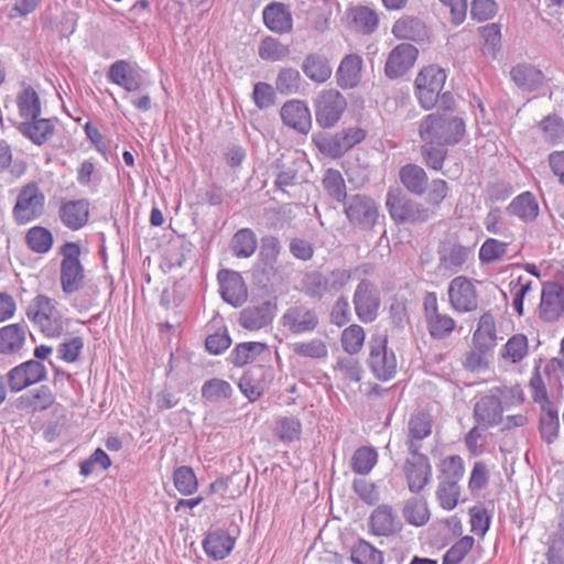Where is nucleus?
Wrapping results in <instances>:
<instances>
[{"instance_id":"f257e3e1","label":"nucleus","mask_w":564,"mask_h":564,"mask_svg":"<svg viewBox=\"0 0 564 564\" xmlns=\"http://www.w3.org/2000/svg\"><path fill=\"white\" fill-rule=\"evenodd\" d=\"M465 133V123L459 117L448 112H434L425 117L419 127L420 137L440 145L455 144Z\"/></svg>"},{"instance_id":"f03ea898","label":"nucleus","mask_w":564,"mask_h":564,"mask_svg":"<svg viewBox=\"0 0 564 564\" xmlns=\"http://www.w3.org/2000/svg\"><path fill=\"white\" fill-rule=\"evenodd\" d=\"M26 317L50 338H57L63 334L64 324L55 303L45 294L33 297L25 310Z\"/></svg>"},{"instance_id":"7ed1b4c3","label":"nucleus","mask_w":564,"mask_h":564,"mask_svg":"<svg viewBox=\"0 0 564 564\" xmlns=\"http://www.w3.org/2000/svg\"><path fill=\"white\" fill-rule=\"evenodd\" d=\"M59 283L64 294L78 292L85 283V269L80 261V248L76 242H66L61 248Z\"/></svg>"},{"instance_id":"20e7f679","label":"nucleus","mask_w":564,"mask_h":564,"mask_svg":"<svg viewBox=\"0 0 564 564\" xmlns=\"http://www.w3.org/2000/svg\"><path fill=\"white\" fill-rule=\"evenodd\" d=\"M386 206L391 218L398 224L426 223L433 215L429 207L411 200L400 188L389 189Z\"/></svg>"},{"instance_id":"39448f33","label":"nucleus","mask_w":564,"mask_h":564,"mask_svg":"<svg viewBox=\"0 0 564 564\" xmlns=\"http://www.w3.org/2000/svg\"><path fill=\"white\" fill-rule=\"evenodd\" d=\"M352 304L356 316L361 323L375 322L381 306V293L377 283L368 278L359 279L352 294Z\"/></svg>"},{"instance_id":"423d86ee","label":"nucleus","mask_w":564,"mask_h":564,"mask_svg":"<svg viewBox=\"0 0 564 564\" xmlns=\"http://www.w3.org/2000/svg\"><path fill=\"white\" fill-rule=\"evenodd\" d=\"M445 80V70L436 65H429L421 69L414 84L417 99L423 108L431 109L436 105Z\"/></svg>"},{"instance_id":"0eeeda50","label":"nucleus","mask_w":564,"mask_h":564,"mask_svg":"<svg viewBox=\"0 0 564 564\" xmlns=\"http://www.w3.org/2000/svg\"><path fill=\"white\" fill-rule=\"evenodd\" d=\"M369 348L367 362L373 376L380 381L392 379L397 373V357L394 351L388 348V338L372 337Z\"/></svg>"},{"instance_id":"6e6552de","label":"nucleus","mask_w":564,"mask_h":564,"mask_svg":"<svg viewBox=\"0 0 564 564\" xmlns=\"http://www.w3.org/2000/svg\"><path fill=\"white\" fill-rule=\"evenodd\" d=\"M347 108L346 98L335 89L322 90L314 99L316 122L322 128H333Z\"/></svg>"},{"instance_id":"1a4fd4ad","label":"nucleus","mask_w":564,"mask_h":564,"mask_svg":"<svg viewBox=\"0 0 564 564\" xmlns=\"http://www.w3.org/2000/svg\"><path fill=\"white\" fill-rule=\"evenodd\" d=\"M436 252L437 269L449 274L460 272L473 254L471 248L462 245L456 238L441 240Z\"/></svg>"},{"instance_id":"9d476101","label":"nucleus","mask_w":564,"mask_h":564,"mask_svg":"<svg viewBox=\"0 0 564 564\" xmlns=\"http://www.w3.org/2000/svg\"><path fill=\"white\" fill-rule=\"evenodd\" d=\"M366 138V131L358 127L344 129L330 137H319L314 139L318 150L330 156L340 158L348 150L360 143Z\"/></svg>"},{"instance_id":"9b49d317","label":"nucleus","mask_w":564,"mask_h":564,"mask_svg":"<svg viewBox=\"0 0 564 564\" xmlns=\"http://www.w3.org/2000/svg\"><path fill=\"white\" fill-rule=\"evenodd\" d=\"M47 379V369L45 365L37 360H26L11 368L7 373L9 390L13 393L40 383Z\"/></svg>"},{"instance_id":"f8f14e48","label":"nucleus","mask_w":564,"mask_h":564,"mask_svg":"<svg viewBox=\"0 0 564 564\" xmlns=\"http://www.w3.org/2000/svg\"><path fill=\"white\" fill-rule=\"evenodd\" d=\"M538 314L544 323H555L564 314V288L560 282L545 281L542 284Z\"/></svg>"},{"instance_id":"ddd939ff","label":"nucleus","mask_w":564,"mask_h":564,"mask_svg":"<svg viewBox=\"0 0 564 564\" xmlns=\"http://www.w3.org/2000/svg\"><path fill=\"white\" fill-rule=\"evenodd\" d=\"M345 214L349 221L360 229L369 230L375 227L379 218L376 202L364 195H354L345 202Z\"/></svg>"},{"instance_id":"4468645a","label":"nucleus","mask_w":564,"mask_h":564,"mask_svg":"<svg viewBox=\"0 0 564 564\" xmlns=\"http://www.w3.org/2000/svg\"><path fill=\"white\" fill-rule=\"evenodd\" d=\"M44 202V194L34 182L24 186L13 207L17 223L23 225L37 218L43 212Z\"/></svg>"},{"instance_id":"2eb2a0df","label":"nucleus","mask_w":564,"mask_h":564,"mask_svg":"<svg viewBox=\"0 0 564 564\" xmlns=\"http://www.w3.org/2000/svg\"><path fill=\"white\" fill-rule=\"evenodd\" d=\"M501 389L495 387L488 394L479 398L475 403L473 416L478 426L489 429L502 421L503 408L500 400Z\"/></svg>"},{"instance_id":"dca6fc26","label":"nucleus","mask_w":564,"mask_h":564,"mask_svg":"<svg viewBox=\"0 0 564 564\" xmlns=\"http://www.w3.org/2000/svg\"><path fill=\"white\" fill-rule=\"evenodd\" d=\"M449 304L458 313L473 312L478 307L476 286L465 275L454 278L448 284Z\"/></svg>"},{"instance_id":"f3484780","label":"nucleus","mask_w":564,"mask_h":564,"mask_svg":"<svg viewBox=\"0 0 564 564\" xmlns=\"http://www.w3.org/2000/svg\"><path fill=\"white\" fill-rule=\"evenodd\" d=\"M318 322L315 308L308 307L303 303L291 305L281 317L282 325L295 335L314 332L318 326Z\"/></svg>"},{"instance_id":"a211bd4d","label":"nucleus","mask_w":564,"mask_h":564,"mask_svg":"<svg viewBox=\"0 0 564 564\" xmlns=\"http://www.w3.org/2000/svg\"><path fill=\"white\" fill-rule=\"evenodd\" d=\"M404 477L412 494H420L432 479V466L429 457L416 451L404 462Z\"/></svg>"},{"instance_id":"6ab92c4d","label":"nucleus","mask_w":564,"mask_h":564,"mask_svg":"<svg viewBox=\"0 0 564 564\" xmlns=\"http://www.w3.org/2000/svg\"><path fill=\"white\" fill-rule=\"evenodd\" d=\"M276 303L270 300L248 305L239 313V325L248 330H260L271 325L276 313Z\"/></svg>"},{"instance_id":"aec40b11","label":"nucleus","mask_w":564,"mask_h":564,"mask_svg":"<svg viewBox=\"0 0 564 564\" xmlns=\"http://www.w3.org/2000/svg\"><path fill=\"white\" fill-rule=\"evenodd\" d=\"M221 299L232 307H240L248 299V289L242 275L232 270L223 269L217 273Z\"/></svg>"},{"instance_id":"412c9836","label":"nucleus","mask_w":564,"mask_h":564,"mask_svg":"<svg viewBox=\"0 0 564 564\" xmlns=\"http://www.w3.org/2000/svg\"><path fill=\"white\" fill-rule=\"evenodd\" d=\"M89 200L80 199H58V217L61 223L68 229L76 231L82 229L89 219Z\"/></svg>"},{"instance_id":"4be33fe9","label":"nucleus","mask_w":564,"mask_h":564,"mask_svg":"<svg viewBox=\"0 0 564 564\" xmlns=\"http://www.w3.org/2000/svg\"><path fill=\"white\" fill-rule=\"evenodd\" d=\"M417 54V48L410 43L397 45L386 61V76L390 79L403 76L414 65Z\"/></svg>"},{"instance_id":"5701e85b","label":"nucleus","mask_w":564,"mask_h":564,"mask_svg":"<svg viewBox=\"0 0 564 564\" xmlns=\"http://www.w3.org/2000/svg\"><path fill=\"white\" fill-rule=\"evenodd\" d=\"M108 79L122 87L127 93H134L141 89L144 78L137 66L129 62L119 59L109 67Z\"/></svg>"},{"instance_id":"b1692460","label":"nucleus","mask_w":564,"mask_h":564,"mask_svg":"<svg viewBox=\"0 0 564 564\" xmlns=\"http://www.w3.org/2000/svg\"><path fill=\"white\" fill-rule=\"evenodd\" d=\"M285 126L300 133L307 134L312 127L311 111L305 101L299 99L288 100L280 110Z\"/></svg>"},{"instance_id":"393cba45","label":"nucleus","mask_w":564,"mask_h":564,"mask_svg":"<svg viewBox=\"0 0 564 564\" xmlns=\"http://www.w3.org/2000/svg\"><path fill=\"white\" fill-rule=\"evenodd\" d=\"M55 403V394L50 386L42 384L21 394L15 400V408L28 413L48 410Z\"/></svg>"},{"instance_id":"a878e982","label":"nucleus","mask_w":564,"mask_h":564,"mask_svg":"<svg viewBox=\"0 0 564 564\" xmlns=\"http://www.w3.org/2000/svg\"><path fill=\"white\" fill-rule=\"evenodd\" d=\"M432 427L433 420L429 413L416 411L410 416L406 441L409 454H416V451H421L422 441L431 435Z\"/></svg>"},{"instance_id":"bb28decb","label":"nucleus","mask_w":564,"mask_h":564,"mask_svg":"<svg viewBox=\"0 0 564 564\" xmlns=\"http://www.w3.org/2000/svg\"><path fill=\"white\" fill-rule=\"evenodd\" d=\"M237 536L225 529H217L206 533L203 540V549L207 556L220 561L226 558L236 545Z\"/></svg>"},{"instance_id":"cd10ccee","label":"nucleus","mask_w":564,"mask_h":564,"mask_svg":"<svg viewBox=\"0 0 564 564\" xmlns=\"http://www.w3.org/2000/svg\"><path fill=\"white\" fill-rule=\"evenodd\" d=\"M369 527L371 533L377 536H389L401 529L398 516L389 505H381L371 512Z\"/></svg>"},{"instance_id":"c85d7f7f","label":"nucleus","mask_w":564,"mask_h":564,"mask_svg":"<svg viewBox=\"0 0 564 564\" xmlns=\"http://www.w3.org/2000/svg\"><path fill=\"white\" fill-rule=\"evenodd\" d=\"M28 326L25 323H13L0 328V354L4 356L20 355L26 341Z\"/></svg>"},{"instance_id":"c756f323","label":"nucleus","mask_w":564,"mask_h":564,"mask_svg":"<svg viewBox=\"0 0 564 564\" xmlns=\"http://www.w3.org/2000/svg\"><path fill=\"white\" fill-rule=\"evenodd\" d=\"M507 213L525 224L535 221L540 214L539 203L533 193L525 191L517 195L506 208Z\"/></svg>"},{"instance_id":"7c9ffc66","label":"nucleus","mask_w":564,"mask_h":564,"mask_svg":"<svg viewBox=\"0 0 564 564\" xmlns=\"http://www.w3.org/2000/svg\"><path fill=\"white\" fill-rule=\"evenodd\" d=\"M263 21L274 33L283 34L292 31V14L283 3L275 2L267 6L263 10Z\"/></svg>"},{"instance_id":"2f4dec72","label":"nucleus","mask_w":564,"mask_h":564,"mask_svg":"<svg viewBox=\"0 0 564 564\" xmlns=\"http://www.w3.org/2000/svg\"><path fill=\"white\" fill-rule=\"evenodd\" d=\"M362 58L357 54L346 55L337 69V83L341 88L356 87L361 78Z\"/></svg>"},{"instance_id":"473e14b6","label":"nucleus","mask_w":564,"mask_h":564,"mask_svg":"<svg viewBox=\"0 0 564 564\" xmlns=\"http://www.w3.org/2000/svg\"><path fill=\"white\" fill-rule=\"evenodd\" d=\"M194 200L192 204L210 206L220 205L225 197V189L206 178H195L193 182Z\"/></svg>"},{"instance_id":"72a5a7b5","label":"nucleus","mask_w":564,"mask_h":564,"mask_svg":"<svg viewBox=\"0 0 564 564\" xmlns=\"http://www.w3.org/2000/svg\"><path fill=\"white\" fill-rule=\"evenodd\" d=\"M513 83L523 90H536L543 85L544 75L531 64H518L510 70Z\"/></svg>"},{"instance_id":"f704fd0d","label":"nucleus","mask_w":564,"mask_h":564,"mask_svg":"<svg viewBox=\"0 0 564 564\" xmlns=\"http://www.w3.org/2000/svg\"><path fill=\"white\" fill-rule=\"evenodd\" d=\"M496 323L492 314L484 313L473 335V344L476 349L489 351L496 345Z\"/></svg>"},{"instance_id":"c9c22d12","label":"nucleus","mask_w":564,"mask_h":564,"mask_svg":"<svg viewBox=\"0 0 564 564\" xmlns=\"http://www.w3.org/2000/svg\"><path fill=\"white\" fill-rule=\"evenodd\" d=\"M539 432L542 441L546 444L554 443L558 437L560 417L558 410L554 403L540 406Z\"/></svg>"},{"instance_id":"e433bc0d","label":"nucleus","mask_w":564,"mask_h":564,"mask_svg":"<svg viewBox=\"0 0 564 564\" xmlns=\"http://www.w3.org/2000/svg\"><path fill=\"white\" fill-rule=\"evenodd\" d=\"M54 122L51 119H29L18 126V130L35 144H43L54 132Z\"/></svg>"},{"instance_id":"4c0bfd02","label":"nucleus","mask_w":564,"mask_h":564,"mask_svg":"<svg viewBox=\"0 0 564 564\" xmlns=\"http://www.w3.org/2000/svg\"><path fill=\"white\" fill-rule=\"evenodd\" d=\"M303 73L315 83H325L332 76V66L326 56L312 53L302 63Z\"/></svg>"},{"instance_id":"58836bf2","label":"nucleus","mask_w":564,"mask_h":564,"mask_svg":"<svg viewBox=\"0 0 564 564\" xmlns=\"http://www.w3.org/2000/svg\"><path fill=\"white\" fill-rule=\"evenodd\" d=\"M392 33L398 39L423 41L427 36V29L419 18L405 15L394 22Z\"/></svg>"},{"instance_id":"ea45409f","label":"nucleus","mask_w":564,"mask_h":564,"mask_svg":"<svg viewBox=\"0 0 564 564\" xmlns=\"http://www.w3.org/2000/svg\"><path fill=\"white\" fill-rule=\"evenodd\" d=\"M348 19L352 28L362 34L375 32L379 23L376 11L365 6H357L349 9Z\"/></svg>"},{"instance_id":"a19ab883","label":"nucleus","mask_w":564,"mask_h":564,"mask_svg":"<svg viewBox=\"0 0 564 564\" xmlns=\"http://www.w3.org/2000/svg\"><path fill=\"white\" fill-rule=\"evenodd\" d=\"M257 236L250 228H241L235 232L230 241V248L237 258H250L257 250Z\"/></svg>"},{"instance_id":"79ce46f5","label":"nucleus","mask_w":564,"mask_h":564,"mask_svg":"<svg viewBox=\"0 0 564 564\" xmlns=\"http://www.w3.org/2000/svg\"><path fill=\"white\" fill-rule=\"evenodd\" d=\"M402 516L409 524L423 527L429 522L431 513L425 499L412 497L405 501Z\"/></svg>"},{"instance_id":"37998d69","label":"nucleus","mask_w":564,"mask_h":564,"mask_svg":"<svg viewBox=\"0 0 564 564\" xmlns=\"http://www.w3.org/2000/svg\"><path fill=\"white\" fill-rule=\"evenodd\" d=\"M350 560L354 564H383L384 554L368 541L359 539L351 546Z\"/></svg>"},{"instance_id":"c03bdc74","label":"nucleus","mask_w":564,"mask_h":564,"mask_svg":"<svg viewBox=\"0 0 564 564\" xmlns=\"http://www.w3.org/2000/svg\"><path fill=\"white\" fill-rule=\"evenodd\" d=\"M351 278V270L345 268L330 270L326 275L322 272L323 297L326 295L334 296L343 291Z\"/></svg>"},{"instance_id":"a18cd8bd","label":"nucleus","mask_w":564,"mask_h":564,"mask_svg":"<svg viewBox=\"0 0 564 564\" xmlns=\"http://www.w3.org/2000/svg\"><path fill=\"white\" fill-rule=\"evenodd\" d=\"M265 348L267 345L260 341L240 343L230 351L229 361L237 367H242L252 362Z\"/></svg>"},{"instance_id":"49530a36","label":"nucleus","mask_w":564,"mask_h":564,"mask_svg":"<svg viewBox=\"0 0 564 564\" xmlns=\"http://www.w3.org/2000/svg\"><path fill=\"white\" fill-rule=\"evenodd\" d=\"M17 105L20 117L25 120L35 119L41 116L40 97L31 86H25L18 95Z\"/></svg>"},{"instance_id":"de8ad7c7","label":"nucleus","mask_w":564,"mask_h":564,"mask_svg":"<svg viewBox=\"0 0 564 564\" xmlns=\"http://www.w3.org/2000/svg\"><path fill=\"white\" fill-rule=\"evenodd\" d=\"M500 354L505 360L511 364L521 362L529 354L528 337L524 334L512 335L503 345Z\"/></svg>"},{"instance_id":"09e8293b","label":"nucleus","mask_w":564,"mask_h":564,"mask_svg":"<svg viewBox=\"0 0 564 564\" xmlns=\"http://www.w3.org/2000/svg\"><path fill=\"white\" fill-rule=\"evenodd\" d=\"M465 473L464 460L458 455L445 457L440 464V482L459 485Z\"/></svg>"},{"instance_id":"8fccbe9b","label":"nucleus","mask_w":564,"mask_h":564,"mask_svg":"<svg viewBox=\"0 0 564 564\" xmlns=\"http://www.w3.org/2000/svg\"><path fill=\"white\" fill-rule=\"evenodd\" d=\"M302 76L294 67H282L275 78V89L283 96L297 94L302 86Z\"/></svg>"},{"instance_id":"3c124183","label":"nucleus","mask_w":564,"mask_h":564,"mask_svg":"<svg viewBox=\"0 0 564 564\" xmlns=\"http://www.w3.org/2000/svg\"><path fill=\"white\" fill-rule=\"evenodd\" d=\"M425 322L430 336L436 340L449 337L456 326V322L453 317L440 312L425 318Z\"/></svg>"},{"instance_id":"603ef678","label":"nucleus","mask_w":564,"mask_h":564,"mask_svg":"<svg viewBox=\"0 0 564 564\" xmlns=\"http://www.w3.org/2000/svg\"><path fill=\"white\" fill-rule=\"evenodd\" d=\"M52 232L42 226L31 227L25 235L26 246L36 253H46L53 246Z\"/></svg>"},{"instance_id":"864d4df0","label":"nucleus","mask_w":564,"mask_h":564,"mask_svg":"<svg viewBox=\"0 0 564 564\" xmlns=\"http://www.w3.org/2000/svg\"><path fill=\"white\" fill-rule=\"evenodd\" d=\"M261 372V367H254L245 371L239 379L238 387L241 393L248 398L249 401H256L264 391L263 386L258 380Z\"/></svg>"},{"instance_id":"5fc2aeb1","label":"nucleus","mask_w":564,"mask_h":564,"mask_svg":"<svg viewBox=\"0 0 564 564\" xmlns=\"http://www.w3.org/2000/svg\"><path fill=\"white\" fill-rule=\"evenodd\" d=\"M258 54L263 61H283L290 55V47L275 37L267 36L260 42Z\"/></svg>"},{"instance_id":"6e6d98bb","label":"nucleus","mask_w":564,"mask_h":564,"mask_svg":"<svg viewBox=\"0 0 564 564\" xmlns=\"http://www.w3.org/2000/svg\"><path fill=\"white\" fill-rule=\"evenodd\" d=\"M449 187L443 178H430L423 182L421 196L433 207H438L448 195Z\"/></svg>"},{"instance_id":"4d7b16f0","label":"nucleus","mask_w":564,"mask_h":564,"mask_svg":"<svg viewBox=\"0 0 564 564\" xmlns=\"http://www.w3.org/2000/svg\"><path fill=\"white\" fill-rule=\"evenodd\" d=\"M378 454L372 447H358L351 457V469L358 475H368L377 464Z\"/></svg>"},{"instance_id":"13d9d810","label":"nucleus","mask_w":564,"mask_h":564,"mask_svg":"<svg viewBox=\"0 0 564 564\" xmlns=\"http://www.w3.org/2000/svg\"><path fill=\"white\" fill-rule=\"evenodd\" d=\"M232 388L226 380L213 378L204 382L202 397L210 402H220L230 398Z\"/></svg>"},{"instance_id":"bf43d9fd","label":"nucleus","mask_w":564,"mask_h":564,"mask_svg":"<svg viewBox=\"0 0 564 564\" xmlns=\"http://www.w3.org/2000/svg\"><path fill=\"white\" fill-rule=\"evenodd\" d=\"M173 481L177 491L184 496L193 495L198 488L197 477L189 466H180L173 473Z\"/></svg>"},{"instance_id":"052dcab7","label":"nucleus","mask_w":564,"mask_h":564,"mask_svg":"<svg viewBox=\"0 0 564 564\" xmlns=\"http://www.w3.org/2000/svg\"><path fill=\"white\" fill-rule=\"evenodd\" d=\"M365 330L358 324H351L341 333L340 343L343 349L349 355L358 354L365 343Z\"/></svg>"},{"instance_id":"680f3d73","label":"nucleus","mask_w":564,"mask_h":564,"mask_svg":"<svg viewBox=\"0 0 564 564\" xmlns=\"http://www.w3.org/2000/svg\"><path fill=\"white\" fill-rule=\"evenodd\" d=\"M538 127L542 132L543 139L554 144L564 137V121L557 115H549L543 118Z\"/></svg>"},{"instance_id":"e2e57ef3","label":"nucleus","mask_w":564,"mask_h":564,"mask_svg":"<svg viewBox=\"0 0 564 564\" xmlns=\"http://www.w3.org/2000/svg\"><path fill=\"white\" fill-rule=\"evenodd\" d=\"M532 280L522 275L509 283L510 292L513 294L512 307L519 316H523L524 314V299L532 290Z\"/></svg>"},{"instance_id":"0e129e2a","label":"nucleus","mask_w":564,"mask_h":564,"mask_svg":"<svg viewBox=\"0 0 564 564\" xmlns=\"http://www.w3.org/2000/svg\"><path fill=\"white\" fill-rule=\"evenodd\" d=\"M508 243L495 238H487L478 253L481 263H492L500 260L508 250Z\"/></svg>"},{"instance_id":"69168bd1","label":"nucleus","mask_w":564,"mask_h":564,"mask_svg":"<svg viewBox=\"0 0 564 564\" xmlns=\"http://www.w3.org/2000/svg\"><path fill=\"white\" fill-rule=\"evenodd\" d=\"M475 543L471 535H465L456 541L443 555L442 564H460Z\"/></svg>"},{"instance_id":"338daca9","label":"nucleus","mask_w":564,"mask_h":564,"mask_svg":"<svg viewBox=\"0 0 564 564\" xmlns=\"http://www.w3.org/2000/svg\"><path fill=\"white\" fill-rule=\"evenodd\" d=\"M293 351L300 357L312 359H323L328 355L326 344L322 339H311L308 341H299L293 344Z\"/></svg>"},{"instance_id":"774afa93","label":"nucleus","mask_w":564,"mask_h":564,"mask_svg":"<svg viewBox=\"0 0 564 564\" xmlns=\"http://www.w3.org/2000/svg\"><path fill=\"white\" fill-rule=\"evenodd\" d=\"M301 433L302 424L295 416H285L276 422L275 434L282 442L297 441Z\"/></svg>"}]
</instances>
